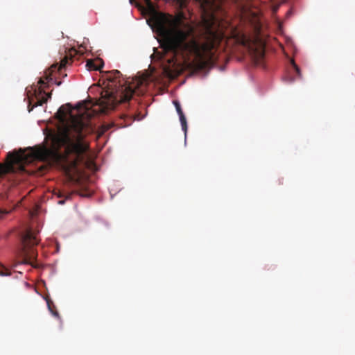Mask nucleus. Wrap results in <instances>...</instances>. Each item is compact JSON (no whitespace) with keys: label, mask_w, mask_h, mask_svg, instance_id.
<instances>
[{"label":"nucleus","mask_w":355,"mask_h":355,"mask_svg":"<svg viewBox=\"0 0 355 355\" xmlns=\"http://www.w3.org/2000/svg\"><path fill=\"white\" fill-rule=\"evenodd\" d=\"M102 73L104 83L107 87H111V85L118 87L116 94L112 96L106 105L105 112L110 122L109 124L105 125L103 128L110 126L124 128L130 125V123L118 125L116 122L118 119L135 118L137 121L144 119L147 116V112L140 118H135L134 111L135 105L139 103V98L142 95L143 91L139 87L134 88L128 83H123V76L118 70Z\"/></svg>","instance_id":"f257e3e1"},{"label":"nucleus","mask_w":355,"mask_h":355,"mask_svg":"<svg viewBox=\"0 0 355 355\" xmlns=\"http://www.w3.org/2000/svg\"><path fill=\"white\" fill-rule=\"evenodd\" d=\"M85 103V100L78 101L74 105L67 103L58 110L61 115L66 113L69 115L70 121L63 130L65 139L69 141L79 142L85 135L95 130L96 128L88 113L89 108Z\"/></svg>","instance_id":"f03ea898"},{"label":"nucleus","mask_w":355,"mask_h":355,"mask_svg":"<svg viewBox=\"0 0 355 355\" xmlns=\"http://www.w3.org/2000/svg\"><path fill=\"white\" fill-rule=\"evenodd\" d=\"M60 63H55L44 71L42 77L38 78L37 85L33 84L26 87L24 91V101L27 102V110L30 113L37 106H42L51 98V93H47V89L51 85L60 86L62 82L56 80L55 76L61 71Z\"/></svg>","instance_id":"7ed1b4c3"},{"label":"nucleus","mask_w":355,"mask_h":355,"mask_svg":"<svg viewBox=\"0 0 355 355\" xmlns=\"http://www.w3.org/2000/svg\"><path fill=\"white\" fill-rule=\"evenodd\" d=\"M28 149L30 152L28 153L21 148L7 153L9 159L8 171L12 175L10 180L12 186H17L26 180L29 171L26 168L25 164L40 157L39 152L33 150L31 147H28Z\"/></svg>","instance_id":"20e7f679"},{"label":"nucleus","mask_w":355,"mask_h":355,"mask_svg":"<svg viewBox=\"0 0 355 355\" xmlns=\"http://www.w3.org/2000/svg\"><path fill=\"white\" fill-rule=\"evenodd\" d=\"M17 236L24 253L37 259V252L34 248L40 244V241L34 233L33 227L28 224L25 225L17 232Z\"/></svg>","instance_id":"39448f33"},{"label":"nucleus","mask_w":355,"mask_h":355,"mask_svg":"<svg viewBox=\"0 0 355 355\" xmlns=\"http://www.w3.org/2000/svg\"><path fill=\"white\" fill-rule=\"evenodd\" d=\"M285 57V74L282 80L285 83L292 84L302 77L301 69L291 55L284 50Z\"/></svg>","instance_id":"423d86ee"},{"label":"nucleus","mask_w":355,"mask_h":355,"mask_svg":"<svg viewBox=\"0 0 355 355\" xmlns=\"http://www.w3.org/2000/svg\"><path fill=\"white\" fill-rule=\"evenodd\" d=\"M172 103L175 108V110H176L178 117H179L182 130L184 134V145L186 146L187 145V131H188L187 119V117L182 110L180 102L178 100H173Z\"/></svg>","instance_id":"0eeeda50"},{"label":"nucleus","mask_w":355,"mask_h":355,"mask_svg":"<svg viewBox=\"0 0 355 355\" xmlns=\"http://www.w3.org/2000/svg\"><path fill=\"white\" fill-rule=\"evenodd\" d=\"M85 67L88 71H101L104 67V63L101 60H97L96 62H87Z\"/></svg>","instance_id":"6e6552de"},{"label":"nucleus","mask_w":355,"mask_h":355,"mask_svg":"<svg viewBox=\"0 0 355 355\" xmlns=\"http://www.w3.org/2000/svg\"><path fill=\"white\" fill-rule=\"evenodd\" d=\"M155 21V24H153L149 20H146V23L151 29L152 32L155 33L156 28H157L159 31H162L163 24L161 19L158 17H156Z\"/></svg>","instance_id":"1a4fd4ad"},{"label":"nucleus","mask_w":355,"mask_h":355,"mask_svg":"<svg viewBox=\"0 0 355 355\" xmlns=\"http://www.w3.org/2000/svg\"><path fill=\"white\" fill-rule=\"evenodd\" d=\"M43 299L46 301V306H47V309L49 311V313L55 318H58V320H60V322H62V319L59 315V313L58 311L56 310H54L50 303V301L49 299H47L46 297H45L44 296H42Z\"/></svg>","instance_id":"9d476101"},{"label":"nucleus","mask_w":355,"mask_h":355,"mask_svg":"<svg viewBox=\"0 0 355 355\" xmlns=\"http://www.w3.org/2000/svg\"><path fill=\"white\" fill-rule=\"evenodd\" d=\"M284 42L287 47L293 53H295L297 51V48L295 45L294 44L293 40L287 36L284 37Z\"/></svg>","instance_id":"9b49d317"},{"label":"nucleus","mask_w":355,"mask_h":355,"mask_svg":"<svg viewBox=\"0 0 355 355\" xmlns=\"http://www.w3.org/2000/svg\"><path fill=\"white\" fill-rule=\"evenodd\" d=\"M157 78H158L157 77H155L153 75H149L146 77H144L143 81L144 82H148V81L155 82V81H157Z\"/></svg>","instance_id":"f8f14e48"},{"label":"nucleus","mask_w":355,"mask_h":355,"mask_svg":"<svg viewBox=\"0 0 355 355\" xmlns=\"http://www.w3.org/2000/svg\"><path fill=\"white\" fill-rule=\"evenodd\" d=\"M85 190L87 193L83 196L85 197L90 198L92 195H93V193L95 192L94 189L89 188L88 187H86Z\"/></svg>","instance_id":"ddd939ff"},{"label":"nucleus","mask_w":355,"mask_h":355,"mask_svg":"<svg viewBox=\"0 0 355 355\" xmlns=\"http://www.w3.org/2000/svg\"><path fill=\"white\" fill-rule=\"evenodd\" d=\"M3 268H4V266L0 262V270L3 269ZM10 275V274L9 272L0 270V276L1 277H8Z\"/></svg>","instance_id":"4468645a"},{"label":"nucleus","mask_w":355,"mask_h":355,"mask_svg":"<svg viewBox=\"0 0 355 355\" xmlns=\"http://www.w3.org/2000/svg\"><path fill=\"white\" fill-rule=\"evenodd\" d=\"M51 243L55 245V252L58 253L60 251V244L56 241H51Z\"/></svg>","instance_id":"2eb2a0df"},{"label":"nucleus","mask_w":355,"mask_h":355,"mask_svg":"<svg viewBox=\"0 0 355 355\" xmlns=\"http://www.w3.org/2000/svg\"><path fill=\"white\" fill-rule=\"evenodd\" d=\"M73 53L76 55H80L81 54L83 53L80 49H76V48L73 49Z\"/></svg>","instance_id":"dca6fc26"},{"label":"nucleus","mask_w":355,"mask_h":355,"mask_svg":"<svg viewBox=\"0 0 355 355\" xmlns=\"http://www.w3.org/2000/svg\"><path fill=\"white\" fill-rule=\"evenodd\" d=\"M96 220H98V221H100V222H101V223H102L103 224H104V225H105V226H106L107 227H109V223H108L107 221H105V220H103L102 218H99V217H97V218H96Z\"/></svg>","instance_id":"f3484780"},{"label":"nucleus","mask_w":355,"mask_h":355,"mask_svg":"<svg viewBox=\"0 0 355 355\" xmlns=\"http://www.w3.org/2000/svg\"><path fill=\"white\" fill-rule=\"evenodd\" d=\"M293 14V10H289L287 12V17H290Z\"/></svg>","instance_id":"a211bd4d"},{"label":"nucleus","mask_w":355,"mask_h":355,"mask_svg":"<svg viewBox=\"0 0 355 355\" xmlns=\"http://www.w3.org/2000/svg\"><path fill=\"white\" fill-rule=\"evenodd\" d=\"M218 69L220 71H224L226 69V67L225 66H220V67H218Z\"/></svg>","instance_id":"6ab92c4d"},{"label":"nucleus","mask_w":355,"mask_h":355,"mask_svg":"<svg viewBox=\"0 0 355 355\" xmlns=\"http://www.w3.org/2000/svg\"><path fill=\"white\" fill-rule=\"evenodd\" d=\"M88 42H89V40L87 38L85 37L83 40V44L86 45Z\"/></svg>","instance_id":"aec40b11"},{"label":"nucleus","mask_w":355,"mask_h":355,"mask_svg":"<svg viewBox=\"0 0 355 355\" xmlns=\"http://www.w3.org/2000/svg\"><path fill=\"white\" fill-rule=\"evenodd\" d=\"M153 50H154L155 53H154L153 54L150 55V58L151 59V60H153V58H155V47L153 48Z\"/></svg>","instance_id":"412c9836"},{"label":"nucleus","mask_w":355,"mask_h":355,"mask_svg":"<svg viewBox=\"0 0 355 355\" xmlns=\"http://www.w3.org/2000/svg\"><path fill=\"white\" fill-rule=\"evenodd\" d=\"M65 203V200H60L58 201V204L64 205Z\"/></svg>","instance_id":"4be33fe9"},{"label":"nucleus","mask_w":355,"mask_h":355,"mask_svg":"<svg viewBox=\"0 0 355 355\" xmlns=\"http://www.w3.org/2000/svg\"><path fill=\"white\" fill-rule=\"evenodd\" d=\"M277 24L278 25H280V19L279 18H277Z\"/></svg>","instance_id":"5701e85b"},{"label":"nucleus","mask_w":355,"mask_h":355,"mask_svg":"<svg viewBox=\"0 0 355 355\" xmlns=\"http://www.w3.org/2000/svg\"><path fill=\"white\" fill-rule=\"evenodd\" d=\"M162 58H163L162 56L159 55V59L161 60Z\"/></svg>","instance_id":"b1692460"},{"label":"nucleus","mask_w":355,"mask_h":355,"mask_svg":"<svg viewBox=\"0 0 355 355\" xmlns=\"http://www.w3.org/2000/svg\"><path fill=\"white\" fill-rule=\"evenodd\" d=\"M285 1H287V2H291V1H293V0H285Z\"/></svg>","instance_id":"393cba45"},{"label":"nucleus","mask_w":355,"mask_h":355,"mask_svg":"<svg viewBox=\"0 0 355 355\" xmlns=\"http://www.w3.org/2000/svg\"><path fill=\"white\" fill-rule=\"evenodd\" d=\"M111 195V198L112 199L114 198V195H112V193H110Z\"/></svg>","instance_id":"a878e982"},{"label":"nucleus","mask_w":355,"mask_h":355,"mask_svg":"<svg viewBox=\"0 0 355 355\" xmlns=\"http://www.w3.org/2000/svg\"><path fill=\"white\" fill-rule=\"evenodd\" d=\"M26 286H28V284L27 282L25 283Z\"/></svg>","instance_id":"bb28decb"},{"label":"nucleus","mask_w":355,"mask_h":355,"mask_svg":"<svg viewBox=\"0 0 355 355\" xmlns=\"http://www.w3.org/2000/svg\"><path fill=\"white\" fill-rule=\"evenodd\" d=\"M130 1V3L132 4V0H129Z\"/></svg>","instance_id":"cd10ccee"}]
</instances>
